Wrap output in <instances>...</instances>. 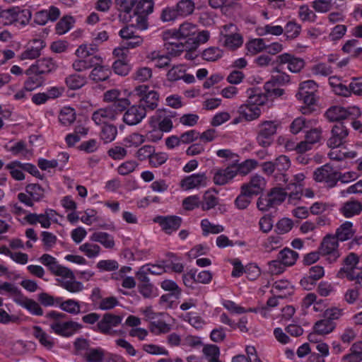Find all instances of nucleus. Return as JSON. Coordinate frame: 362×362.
Returning <instances> with one entry per match:
<instances>
[{
	"instance_id": "nucleus-60",
	"label": "nucleus",
	"mask_w": 362,
	"mask_h": 362,
	"mask_svg": "<svg viewBox=\"0 0 362 362\" xmlns=\"http://www.w3.org/2000/svg\"><path fill=\"white\" fill-rule=\"evenodd\" d=\"M60 297H55L46 292L40 293L37 300L40 305L45 307H57Z\"/></svg>"
},
{
	"instance_id": "nucleus-49",
	"label": "nucleus",
	"mask_w": 362,
	"mask_h": 362,
	"mask_svg": "<svg viewBox=\"0 0 362 362\" xmlns=\"http://www.w3.org/2000/svg\"><path fill=\"white\" fill-rule=\"evenodd\" d=\"M8 151L16 156H21L24 158H30L33 156V150L28 148L26 145L18 141L9 147Z\"/></svg>"
},
{
	"instance_id": "nucleus-48",
	"label": "nucleus",
	"mask_w": 362,
	"mask_h": 362,
	"mask_svg": "<svg viewBox=\"0 0 362 362\" xmlns=\"http://www.w3.org/2000/svg\"><path fill=\"white\" fill-rule=\"evenodd\" d=\"M200 226L204 236L209 234H218L224 230V227L222 225L212 223L207 218L201 221Z\"/></svg>"
},
{
	"instance_id": "nucleus-17",
	"label": "nucleus",
	"mask_w": 362,
	"mask_h": 362,
	"mask_svg": "<svg viewBox=\"0 0 362 362\" xmlns=\"http://www.w3.org/2000/svg\"><path fill=\"white\" fill-rule=\"evenodd\" d=\"M122 321V317L119 315L105 314L97 325L95 330L105 334L115 335L116 331L113 328L118 326Z\"/></svg>"
},
{
	"instance_id": "nucleus-15",
	"label": "nucleus",
	"mask_w": 362,
	"mask_h": 362,
	"mask_svg": "<svg viewBox=\"0 0 362 362\" xmlns=\"http://www.w3.org/2000/svg\"><path fill=\"white\" fill-rule=\"evenodd\" d=\"M313 179L317 182H324L329 187H333L337 181V172L329 165H324L314 171Z\"/></svg>"
},
{
	"instance_id": "nucleus-61",
	"label": "nucleus",
	"mask_w": 362,
	"mask_h": 362,
	"mask_svg": "<svg viewBox=\"0 0 362 362\" xmlns=\"http://www.w3.org/2000/svg\"><path fill=\"white\" fill-rule=\"evenodd\" d=\"M100 220L98 212L93 209H88L81 213L80 221L87 225L91 226L97 223Z\"/></svg>"
},
{
	"instance_id": "nucleus-8",
	"label": "nucleus",
	"mask_w": 362,
	"mask_h": 362,
	"mask_svg": "<svg viewBox=\"0 0 362 362\" xmlns=\"http://www.w3.org/2000/svg\"><path fill=\"white\" fill-rule=\"evenodd\" d=\"M219 42L226 48L235 50L243 44V37L233 24L224 25L220 31Z\"/></svg>"
},
{
	"instance_id": "nucleus-53",
	"label": "nucleus",
	"mask_w": 362,
	"mask_h": 362,
	"mask_svg": "<svg viewBox=\"0 0 362 362\" xmlns=\"http://www.w3.org/2000/svg\"><path fill=\"white\" fill-rule=\"evenodd\" d=\"M57 308H59L64 312L74 315L79 313L81 310V306L78 301L73 299H69L63 301L62 298H59V302Z\"/></svg>"
},
{
	"instance_id": "nucleus-32",
	"label": "nucleus",
	"mask_w": 362,
	"mask_h": 362,
	"mask_svg": "<svg viewBox=\"0 0 362 362\" xmlns=\"http://www.w3.org/2000/svg\"><path fill=\"white\" fill-rule=\"evenodd\" d=\"M33 44L35 47H28L19 56L21 60L30 59L33 60L37 58L40 55V51L45 47V42L42 40H34Z\"/></svg>"
},
{
	"instance_id": "nucleus-54",
	"label": "nucleus",
	"mask_w": 362,
	"mask_h": 362,
	"mask_svg": "<svg viewBox=\"0 0 362 362\" xmlns=\"http://www.w3.org/2000/svg\"><path fill=\"white\" fill-rule=\"evenodd\" d=\"M0 294L12 297L14 301L16 298H19L21 296L18 287L16 284L9 282L0 284Z\"/></svg>"
},
{
	"instance_id": "nucleus-9",
	"label": "nucleus",
	"mask_w": 362,
	"mask_h": 362,
	"mask_svg": "<svg viewBox=\"0 0 362 362\" xmlns=\"http://www.w3.org/2000/svg\"><path fill=\"white\" fill-rule=\"evenodd\" d=\"M113 55L118 59L112 64L114 72L119 76H127L132 70V64L128 58V52L124 47H117L112 52Z\"/></svg>"
},
{
	"instance_id": "nucleus-27",
	"label": "nucleus",
	"mask_w": 362,
	"mask_h": 362,
	"mask_svg": "<svg viewBox=\"0 0 362 362\" xmlns=\"http://www.w3.org/2000/svg\"><path fill=\"white\" fill-rule=\"evenodd\" d=\"M349 135V130L342 124L334 125L332 129L331 136L327 141L329 147H340Z\"/></svg>"
},
{
	"instance_id": "nucleus-43",
	"label": "nucleus",
	"mask_w": 362,
	"mask_h": 362,
	"mask_svg": "<svg viewBox=\"0 0 362 362\" xmlns=\"http://www.w3.org/2000/svg\"><path fill=\"white\" fill-rule=\"evenodd\" d=\"M92 242L99 243L105 248H112L115 245L113 237L105 232H94L90 236Z\"/></svg>"
},
{
	"instance_id": "nucleus-56",
	"label": "nucleus",
	"mask_w": 362,
	"mask_h": 362,
	"mask_svg": "<svg viewBox=\"0 0 362 362\" xmlns=\"http://www.w3.org/2000/svg\"><path fill=\"white\" fill-rule=\"evenodd\" d=\"M6 168L12 177L16 180H23L25 178L23 163L19 161H12L7 164Z\"/></svg>"
},
{
	"instance_id": "nucleus-64",
	"label": "nucleus",
	"mask_w": 362,
	"mask_h": 362,
	"mask_svg": "<svg viewBox=\"0 0 362 362\" xmlns=\"http://www.w3.org/2000/svg\"><path fill=\"white\" fill-rule=\"evenodd\" d=\"M139 291L144 298H151L158 296V289L151 282L139 284Z\"/></svg>"
},
{
	"instance_id": "nucleus-31",
	"label": "nucleus",
	"mask_w": 362,
	"mask_h": 362,
	"mask_svg": "<svg viewBox=\"0 0 362 362\" xmlns=\"http://www.w3.org/2000/svg\"><path fill=\"white\" fill-rule=\"evenodd\" d=\"M339 211L345 218H352L361 214L362 211V204L357 200L346 202L341 206Z\"/></svg>"
},
{
	"instance_id": "nucleus-19",
	"label": "nucleus",
	"mask_w": 362,
	"mask_h": 362,
	"mask_svg": "<svg viewBox=\"0 0 362 362\" xmlns=\"http://www.w3.org/2000/svg\"><path fill=\"white\" fill-rule=\"evenodd\" d=\"M43 86V80L38 76H29L23 83V87L18 90L14 95L15 100H25L28 93L33 92Z\"/></svg>"
},
{
	"instance_id": "nucleus-55",
	"label": "nucleus",
	"mask_w": 362,
	"mask_h": 362,
	"mask_svg": "<svg viewBox=\"0 0 362 362\" xmlns=\"http://www.w3.org/2000/svg\"><path fill=\"white\" fill-rule=\"evenodd\" d=\"M79 250L87 257L93 259L100 255L101 248L97 244L87 242L79 247Z\"/></svg>"
},
{
	"instance_id": "nucleus-46",
	"label": "nucleus",
	"mask_w": 362,
	"mask_h": 362,
	"mask_svg": "<svg viewBox=\"0 0 362 362\" xmlns=\"http://www.w3.org/2000/svg\"><path fill=\"white\" fill-rule=\"evenodd\" d=\"M278 258L285 267H291L296 264L298 254L289 248H284L279 253Z\"/></svg>"
},
{
	"instance_id": "nucleus-38",
	"label": "nucleus",
	"mask_w": 362,
	"mask_h": 362,
	"mask_svg": "<svg viewBox=\"0 0 362 362\" xmlns=\"http://www.w3.org/2000/svg\"><path fill=\"white\" fill-rule=\"evenodd\" d=\"M33 335L39 341L40 344L47 349H51L54 344V339L47 334L38 326H35L32 329Z\"/></svg>"
},
{
	"instance_id": "nucleus-47",
	"label": "nucleus",
	"mask_w": 362,
	"mask_h": 362,
	"mask_svg": "<svg viewBox=\"0 0 362 362\" xmlns=\"http://www.w3.org/2000/svg\"><path fill=\"white\" fill-rule=\"evenodd\" d=\"M218 204V197L216 195V192L212 190H207L204 192L200 204L203 210L208 211L214 208Z\"/></svg>"
},
{
	"instance_id": "nucleus-24",
	"label": "nucleus",
	"mask_w": 362,
	"mask_h": 362,
	"mask_svg": "<svg viewBox=\"0 0 362 362\" xmlns=\"http://www.w3.org/2000/svg\"><path fill=\"white\" fill-rule=\"evenodd\" d=\"M118 114L113 107L100 108L93 113L92 119L96 125H107L115 120Z\"/></svg>"
},
{
	"instance_id": "nucleus-41",
	"label": "nucleus",
	"mask_w": 362,
	"mask_h": 362,
	"mask_svg": "<svg viewBox=\"0 0 362 362\" xmlns=\"http://www.w3.org/2000/svg\"><path fill=\"white\" fill-rule=\"evenodd\" d=\"M331 148L328 153L332 160H341L346 158H354L356 157L357 153L354 151H348L346 147H329Z\"/></svg>"
},
{
	"instance_id": "nucleus-13",
	"label": "nucleus",
	"mask_w": 362,
	"mask_h": 362,
	"mask_svg": "<svg viewBox=\"0 0 362 362\" xmlns=\"http://www.w3.org/2000/svg\"><path fill=\"white\" fill-rule=\"evenodd\" d=\"M149 127H158L165 133L170 132L173 127L172 117L164 110H159L148 119Z\"/></svg>"
},
{
	"instance_id": "nucleus-5",
	"label": "nucleus",
	"mask_w": 362,
	"mask_h": 362,
	"mask_svg": "<svg viewBox=\"0 0 362 362\" xmlns=\"http://www.w3.org/2000/svg\"><path fill=\"white\" fill-rule=\"evenodd\" d=\"M133 95L132 91L126 89L112 88L104 93L103 100L112 103L110 107H113L119 113L131 104Z\"/></svg>"
},
{
	"instance_id": "nucleus-37",
	"label": "nucleus",
	"mask_w": 362,
	"mask_h": 362,
	"mask_svg": "<svg viewBox=\"0 0 362 362\" xmlns=\"http://www.w3.org/2000/svg\"><path fill=\"white\" fill-rule=\"evenodd\" d=\"M267 45L262 38H252L245 43L246 54L254 56L266 49Z\"/></svg>"
},
{
	"instance_id": "nucleus-22",
	"label": "nucleus",
	"mask_w": 362,
	"mask_h": 362,
	"mask_svg": "<svg viewBox=\"0 0 362 362\" xmlns=\"http://www.w3.org/2000/svg\"><path fill=\"white\" fill-rule=\"evenodd\" d=\"M153 221L158 223L166 233L170 234L180 228L182 218L177 216H159L154 218Z\"/></svg>"
},
{
	"instance_id": "nucleus-11",
	"label": "nucleus",
	"mask_w": 362,
	"mask_h": 362,
	"mask_svg": "<svg viewBox=\"0 0 362 362\" xmlns=\"http://www.w3.org/2000/svg\"><path fill=\"white\" fill-rule=\"evenodd\" d=\"M208 182L205 173H193L185 176L180 182V187L183 191L190 192L206 187Z\"/></svg>"
},
{
	"instance_id": "nucleus-62",
	"label": "nucleus",
	"mask_w": 362,
	"mask_h": 362,
	"mask_svg": "<svg viewBox=\"0 0 362 362\" xmlns=\"http://www.w3.org/2000/svg\"><path fill=\"white\" fill-rule=\"evenodd\" d=\"M66 83L70 89L76 90L86 83V78L81 75L72 74L66 78Z\"/></svg>"
},
{
	"instance_id": "nucleus-16",
	"label": "nucleus",
	"mask_w": 362,
	"mask_h": 362,
	"mask_svg": "<svg viewBox=\"0 0 362 362\" xmlns=\"http://www.w3.org/2000/svg\"><path fill=\"white\" fill-rule=\"evenodd\" d=\"M49 327L56 334L66 337L73 335L81 327L77 322L62 320L51 322Z\"/></svg>"
},
{
	"instance_id": "nucleus-34",
	"label": "nucleus",
	"mask_w": 362,
	"mask_h": 362,
	"mask_svg": "<svg viewBox=\"0 0 362 362\" xmlns=\"http://www.w3.org/2000/svg\"><path fill=\"white\" fill-rule=\"evenodd\" d=\"M272 291L279 298H285L291 295L294 291V288L293 286L288 280L281 279L274 284Z\"/></svg>"
},
{
	"instance_id": "nucleus-50",
	"label": "nucleus",
	"mask_w": 362,
	"mask_h": 362,
	"mask_svg": "<svg viewBox=\"0 0 362 362\" xmlns=\"http://www.w3.org/2000/svg\"><path fill=\"white\" fill-rule=\"evenodd\" d=\"M179 17H186L191 15L195 8V4L192 0H180L175 6Z\"/></svg>"
},
{
	"instance_id": "nucleus-59",
	"label": "nucleus",
	"mask_w": 362,
	"mask_h": 362,
	"mask_svg": "<svg viewBox=\"0 0 362 362\" xmlns=\"http://www.w3.org/2000/svg\"><path fill=\"white\" fill-rule=\"evenodd\" d=\"M358 41L351 39L346 41L342 47V51L352 57H356L362 53V47H358Z\"/></svg>"
},
{
	"instance_id": "nucleus-36",
	"label": "nucleus",
	"mask_w": 362,
	"mask_h": 362,
	"mask_svg": "<svg viewBox=\"0 0 362 362\" xmlns=\"http://www.w3.org/2000/svg\"><path fill=\"white\" fill-rule=\"evenodd\" d=\"M147 59L153 64L155 67L158 69L165 68L170 62L169 56L161 53L160 51L151 52L148 54Z\"/></svg>"
},
{
	"instance_id": "nucleus-57",
	"label": "nucleus",
	"mask_w": 362,
	"mask_h": 362,
	"mask_svg": "<svg viewBox=\"0 0 362 362\" xmlns=\"http://www.w3.org/2000/svg\"><path fill=\"white\" fill-rule=\"evenodd\" d=\"M75 23L74 18L71 16L63 17L56 25V32L59 35H64L69 32Z\"/></svg>"
},
{
	"instance_id": "nucleus-21",
	"label": "nucleus",
	"mask_w": 362,
	"mask_h": 362,
	"mask_svg": "<svg viewBox=\"0 0 362 362\" xmlns=\"http://www.w3.org/2000/svg\"><path fill=\"white\" fill-rule=\"evenodd\" d=\"M146 116V111L141 105H132L123 115V121L128 125H136L140 123Z\"/></svg>"
},
{
	"instance_id": "nucleus-39",
	"label": "nucleus",
	"mask_w": 362,
	"mask_h": 362,
	"mask_svg": "<svg viewBox=\"0 0 362 362\" xmlns=\"http://www.w3.org/2000/svg\"><path fill=\"white\" fill-rule=\"evenodd\" d=\"M358 263V257L354 253H350L344 260V266L342 269L344 272L346 274V276L350 279L355 278V274L358 270L357 264Z\"/></svg>"
},
{
	"instance_id": "nucleus-63",
	"label": "nucleus",
	"mask_w": 362,
	"mask_h": 362,
	"mask_svg": "<svg viewBox=\"0 0 362 362\" xmlns=\"http://www.w3.org/2000/svg\"><path fill=\"white\" fill-rule=\"evenodd\" d=\"M167 54L170 57H176L180 55L185 49H189L188 45H184L182 43L168 42L165 44Z\"/></svg>"
},
{
	"instance_id": "nucleus-23",
	"label": "nucleus",
	"mask_w": 362,
	"mask_h": 362,
	"mask_svg": "<svg viewBox=\"0 0 362 362\" xmlns=\"http://www.w3.org/2000/svg\"><path fill=\"white\" fill-rule=\"evenodd\" d=\"M289 76L285 74H279L274 76L271 81L265 84V89L267 93L274 98L281 97L284 95V89L279 88L277 85L288 82Z\"/></svg>"
},
{
	"instance_id": "nucleus-45",
	"label": "nucleus",
	"mask_w": 362,
	"mask_h": 362,
	"mask_svg": "<svg viewBox=\"0 0 362 362\" xmlns=\"http://www.w3.org/2000/svg\"><path fill=\"white\" fill-rule=\"evenodd\" d=\"M76 113L74 108L69 106L63 107L59 113V121L64 126L71 125L76 119Z\"/></svg>"
},
{
	"instance_id": "nucleus-35",
	"label": "nucleus",
	"mask_w": 362,
	"mask_h": 362,
	"mask_svg": "<svg viewBox=\"0 0 362 362\" xmlns=\"http://www.w3.org/2000/svg\"><path fill=\"white\" fill-rule=\"evenodd\" d=\"M146 141L145 136L139 133H132L125 136L122 141V146L129 151L140 146Z\"/></svg>"
},
{
	"instance_id": "nucleus-33",
	"label": "nucleus",
	"mask_w": 362,
	"mask_h": 362,
	"mask_svg": "<svg viewBox=\"0 0 362 362\" xmlns=\"http://www.w3.org/2000/svg\"><path fill=\"white\" fill-rule=\"evenodd\" d=\"M171 329V325L168 323V316L165 314H160L159 317L150 325L151 331L159 334L168 332Z\"/></svg>"
},
{
	"instance_id": "nucleus-52",
	"label": "nucleus",
	"mask_w": 362,
	"mask_h": 362,
	"mask_svg": "<svg viewBox=\"0 0 362 362\" xmlns=\"http://www.w3.org/2000/svg\"><path fill=\"white\" fill-rule=\"evenodd\" d=\"M182 319L188 322L191 326L197 329H201L206 325V322L196 313H188L182 315Z\"/></svg>"
},
{
	"instance_id": "nucleus-25",
	"label": "nucleus",
	"mask_w": 362,
	"mask_h": 362,
	"mask_svg": "<svg viewBox=\"0 0 362 362\" xmlns=\"http://www.w3.org/2000/svg\"><path fill=\"white\" fill-rule=\"evenodd\" d=\"M266 185L267 182L263 177L255 175L252 177L248 183L241 187V189L243 190L244 193H247V194L253 197L262 193L264 190Z\"/></svg>"
},
{
	"instance_id": "nucleus-10",
	"label": "nucleus",
	"mask_w": 362,
	"mask_h": 362,
	"mask_svg": "<svg viewBox=\"0 0 362 362\" xmlns=\"http://www.w3.org/2000/svg\"><path fill=\"white\" fill-rule=\"evenodd\" d=\"M134 96H138L139 101L145 104L146 107L153 110L157 107L159 100L158 93L154 90H151L146 85H140L135 88L134 91Z\"/></svg>"
},
{
	"instance_id": "nucleus-1",
	"label": "nucleus",
	"mask_w": 362,
	"mask_h": 362,
	"mask_svg": "<svg viewBox=\"0 0 362 362\" xmlns=\"http://www.w3.org/2000/svg\"><path fill=\"white\" fill-rule=\"evenodd\" d=\"M210 37L208 30L198 31L197 26L191 23L185 22L178 29H171L164 33L165 40L185 39L189 50L197 49L199 45L206 42Z\"/></svg>"
},
{
	"instance_id": "nucleus-6",
	"label": "nucleus",
	"mask_w": 362,
	"mask_h": 362,
	"mask_svg": "<svg viewBox=\"0 0 362 362\" xmlns=\"http://www.w3.org/2000/svg\"><path fill=\"white\" fill-rule=\"evenodd\" d=\"M31 17L32 14L29 10L13 6L4 11L1 16V25H14L15 26L22 28L28 24Z\"/></svg>"
},
{
	"instance_id": "nucleus-29",
	"label": "nucleus",
	"mask_w": 362,
	"mask_h": 362,
	"mask_svg": "<svg viewBox=\"0 0 362 362\" xmlns=\"http://www.w3.org/2000/svg\"><path fill=\"white\" fill-rule=\"evenodd\" d=\"M60 16V11L56 6H50L48 9L41 10L35 13L34 22L38 25H44L48 21H54Z\"/></svg>"
},
{
	"instance_id": "nucleus-42",
	"label": "nucleus",
	"mask_w": 362,
	"mask_h": 362,
	"mask_svg": "<svg viewBox=\"0 0 362 362\" xmlns=\"http://www.w3.org/2000/svg\"><path fill=\"white\" fill-rule=\"evenodd\" d=\"M325 117L330 122L346 119V108L339 105L332 106L325 112Z\"/></svg>"
},
{
	"instance_id": "nucleus-51",
	"label": "nucleus",
	"mask_w": 362,
	"mask_h": 362,
	"mask_svg": "<svg viewBox=\"0 0 362 362\" xmlns=\"http://www.w3.org/2000/svg\"><path fill=\"white\" fill-rule=\"evenodd\" d=\"M335 327V323L327 318L317 322L313 329L317 334L326 335L331 333Z\"/></svg>"
},
{
	"instance_id": "nucleus-26",
	"label": "nucleus",
	"mask_w": 362,
	"mask_h": 362,
	"mask_svg": "<svg viewBox=\"0 0 362 362\" xmlns=\"http://www.w3.org/2000/svg\"><path fill=\"white\" fill-rule=\"evenodd\" d=\"M278 60L280 64H287L288 69L292 73L300 72L305 66L303 59L287 52L279 55Z\"/></svg>"
},
{
	"instance_id": "nucleus-28",
	"label": "nucleus",
	"mask_w": 362,
	"mask_h": 362,
	"mask_svg": "<svg viewBox=\"0 0 362 362\" xmlns=\"http://www.w3.org/2000/svg\"><path fill=\"white\" fill-rule=\"evenodd\" d=\"M325 308V301L322 299L317 300V296L313 293H308L301 302V308L304 312H321Z\"/></svg>"
},
{
	"instance_id": "nucleus-4",
	"label": "nucleus",
	"mask_w": 362,
	"mask_h": 362,
	"mask_svg": "<svg viewBox=\"0 0 362 362\" xmlns=\"http://www.w3.org/2000/svg\"><path fill=\"white\" fill-rule=\"evenodd\" d=\"M93 48L86 44L81 45L75 51L76 59L72 63L73 69L76 71H83L94 65L99 64L102 59L93 54Z\"/></svg>"
},
{
	"instance_id": "nucleus-3",
	"label": "nucleus",
	"mask_w": 362,
	"mask_h": 362,
	"mask_svg": "<svg viewBox=\"0 0 362 362\" xmlns=\"http://www.w3.org/2000/svg\"><path fill=\"white\" fill-rule=\"evenodd\" d=\"M318 86L313 80L305 81L299 84L298 91L296 97L298 100L304 105L301 107L303 114H308L315 110L318 101V97L316 94Z\"/></svg>"
},
{
	"instance_id": "nucleus-40",
	"label": "nucleus",
	"mask_w": 362,
	"mask_h": 362,
	"mask_svg": "<svg viewBox=\"0 0 362 362\" xmlns=\"http://www.w3.org/2000/svg\"><path fill=\"white\" fill-rule=\"evenodd\" d=\"M284 32V28L281 25H274L272 23L260 25L256 28V33L259 36H280Z\"/></svg>"
},
{
	"instance_id": "nucleus-18",
	"label": "nucleus",
	"mask_w": 362,
	"mask_h": 362,
	"mask_svg": "<svg viewBox=\"0 0 362 362\" xmlns=\"http://www.w3.org/2000/svg\"><path fill=\"white\" fill-rule=\"evenodd\" d=\"M337 239L332 235L326 236L320 248V253L326 256L329 262L336 261L339 257Z\"/></svg>"
},
{
	"instance_id": "nucleus-58",
	"label": "nucleus",
	"mask_w": 362,
	"mask_h": 362,
	"mask_svg": "<svg viewBox=\"0 0 362 362\" xmlns=\"http://www.w3.org/2000/svg\"><path fill=\"white\" fill-rule=\"evenodd\" d=\"M110 71L105 66H96L90 74V78L94 81H105L109 78Z\"/></svg>"
},
{
	"instance_id": "nucleus-7",
	"label": "nucleus",
	"mask_w": 362,
	"mask_h": 362,
	"mask_svg": "<svg viewBox=\"0 0 362 362\" xmlns=\"http://www.w3.org/2000/svg\"><path fill=\"white\" fill-rule=\"evenodd\" d=\"M281 123L276 120H264L257 125V141L261 146L268 147L274 141Z\"/></svg>"
},
{
	"instance_id": "nucleus-12",
	"label": "nucleus",
	"mask_w": 362,
	"mask_h": 362,
	"mask_svg": "<svg viewBox=\"0 0 362 362\" xmlns=\"http://www.w3.org/2000/svg\"><path fill=\"white\" fill-rule=\"evenodd\" d=\"M237 175V163H234L226 168L214 169L213 181L216 185H224L231 182Z\"/></svg>"
},
{
	"instance_id": "nucleus-14",
	"label": "nucleus",
	"mask_w": 362,
	"mask_h": 362,
	"mask_svg": "<svg viewBox=\"0 0 362 362\" xmlns=\"http://www.w3.org/2000/svg\"><path fill=\"white\" fill-rule=\"evenodd\" d=\"M119 37L125 41L127 49H134L140 47L144 42V38L136 33L134 25H127L119 31Z\"/></svg>"
},
{
	"instance_id": "nucleus-30",
	"label": "nucleus",
	"mask_w": 362,
	"mask_h": 362,
	"mask_svg": "<svg viewBox=\"0 0 362 362\" xmlns=\"http://www.w3.org/2000/svg\"><path fill=\"white\" fill-rule=\"evenodd\" d=\"M15 302L33 315L41 316L43 315V310L40 303L33 299L21 296L19 298H16Z\"/></svg>"
},
{
	"instance_id": "nucleus-2",
	"label": "nucleus",
	"mask_w": 362,
	"mask_h": 362,
	"mask_svg": "<svg viewBox=\"0 0 362 362\" xmlns=\"http://www.w3.org/2000/svg\"><path fill=\"white\" fill-rule=\"evenodd\" d=\"M247 99L238 109L240 118L246 122L257 119L262 114L263 107L268 103V96L258 88H251L246 91Z\"/></svg>"
},
{
	"instance_id": "nucleus-20",
	"label": "nucleus",
	"mask_w": 362,
	"mask_h": 362,
	"mask_svg": "<svg viewBox=\"0 0 362 362\" xmlns=\"http://www.w3.org/2000/svg\"><path fill=\"white\" fill-rule=\"evenodd\" d=\"M56 68V64L52 59L43 58L37 60L35 64H32L25 73L28 76H30L32 74H44L55 70Z\"/></svg>"
},
{
	"instance_id": "nucleus-44",
	"label": "nucleus",
	"mask_w": 362,
	"mask_h": 362,
	"mask_svg": "<svg viewBox=\"0 0 362 362\" xmlns=\"http://www.w3.org/2000/svg\"><path fill=\"white\" fill-rule=\"evenodd\" d=\"M355 230L353 228V223L351 221H345L336 231V238L337 240L345 241L351 238L355 234Z\"/></svg>"
}]
</instances>
